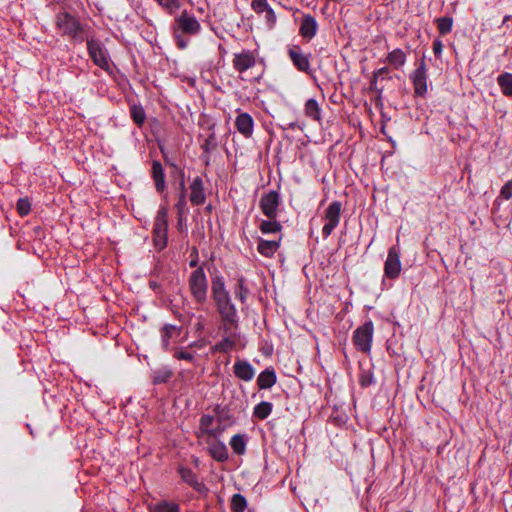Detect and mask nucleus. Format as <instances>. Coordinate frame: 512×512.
Wrapping results in <instances>:
<instances>
[{
    "instance_id": "obj_1",
    "label": "nucleus",
    "mask_w": 512,
    "mask_h": 512,
    "mask_svg": "<svg viewBox=\"0 0 512 512\" xmlns=\"http://www.w3.org/2000/svg\"><path fill=\"white\" fill-rule=\"evenodd\" d=\"M152 173L156 190L160 193L165 191L167 176L171 183L179 185L181 195L176 206L182 209L186 204L184 169L176 162H153Z\"/></svg>"
},
{
    "instance_id": "obj_2",
    "label": "nucleus",
    "mask_w": 512,
    "mask_h": 512,
    "mask_svg": "<svg viewBox=\"0 0 512 512\" xmlns=\"http://www.w3.org/2000/svg\"><path fill=\"white\" fill-rule=\"evenodd\" d=\"M56 28L62 35L68 36L77 42H82L83 27L79 20L68 12H59L56 15Z\"/></svg>"
},
{
    "instance_id": "obj_3",
    "label": "nucleus",
    "mask_w": 512,
    "mask_h": 512,
    "mask_svg": "<svg viewBox=\"0 0 512 512\" xmlns=\"http://www.w3.org/2000/svg\"><path fill=\"white\" fill-rule=\"evenodd\" d=\"M217 311L221 316L222 325L220 329L228 332L231 329H238V316L234 304L231 301V297H225L214 301Z\"/></svg>"
},
{
    "instance_id": "obj_4",
    "label": "nucleus",
    "mask_w": 512,
    "mask_h": 512,
    "mask_svg": "<svg viewBox=\"0 0 512 512\" xmlns=\"http://www.w3.org/2000/svg\"><path fill=\"white\" fill-rule=\"evenodd\" d=\"M189 290L194 300L203 304L207 300L208 282L202 267L195 269L188 280Z\"/></svg>"
},
{
    "instance_id": "obj_5",
    "label": "nucleus",
    "mask_w": 512,
    "mask_h": 512,
    "mask_svg": "<svg viewBox=\"0 0 512 512\" xmlns=\"http://www.w3.org/2000/svg\"><path fill=\"white\" fill-rule=\"evenodd\" d=\"M167 231L168 211L165 207H161L157 212L153 228V242L158 250H163L167 246Z\"/></svg>"
},
{
    "instance_id": "obj_6",
    "label": "nucleus",
    "mask_w": 512,
    "mask_h": 512,
    "mask_svg": "<svg viewBox=\"0 0 512 512\" xmlns=\"http://www.w3.org/2000/svg\"><path fill=\"white\" fill-rule=\"evenodd\" d=\"M374 327L371 321L364 323L358 327L353 333V343L355 347L363 352L368 353L371 350Z\"/></svg>"
},
{
    "instance_id": "obj_7",
    "label": "nucleus",
    "mask_w": 512,
    "mask_h": 512,
    "mask_svg": "<svg viewBox=\"0 0 512 512\" xmlns=\"http://www.w3.org/2000/svg\"><path fill=\"white\" fill-rule=\"evenodd\" d=\"M87 49L95 65L106 71L110 69L108 52L98 40L88 38Z\"/></svg>"
},
{
    "instance_id": "obj_8",
    "label": "nucleus",
    "mask_w": 512,
    "mask_h": 512,
    "mask_svg": "<svg viewBox=\"0 0 512 512\" xmlns=\"http://www.w3.org/2000/svg\"><path fill=\"white\" fill-rule=\"evenodd\" d=\"M341 208L342 205L339 201H333L325 210V224L322 228V234L324 238L329 237L332 231L338 226L341 217Z\"/></svg>"
},
{
    "instance_id": "obj_9",
    "label": "nucleus",
    "mask_w": 512,
    "mask_h": 512,
    "mask_svg": "<svg viewBox=\"0 0 512 512\" xmlns=\"http://www.w3.org/2000/svg\"><path fill=\"white\" fill-rule=\"evenodd\" d=\"M280 205V195L276 191H269L261 196L259 207L262 213L268 219H276L278 207Z\"/></svg>"
},
{
    "instance_id": "obj_10",
    "label": "nucleus",
    "mask_w": 512,
    "mask_h": 512,
    "mask_svg": "<svg viewBox=\"0 0 512 512\" xmlns=\"http://www.w3.org/2000/svg\"><path fill=\"white\" fill-rule=\"evenodd\" d=\"M401 270L400 250L397 246H392L388 250L387 259L384 264V274L389 279H395L400 275Z\"/></svg>"
},
{
    "instance_id": "obj_11",
    "label": "nucleus",
    "mask_w": 512,
    "mask_h": 512,
    "mask_svg": "<svg viewBox=\"0 0 512 512\" xmlns=\"http://www.w3.org/2000/svg\"><path fill=\"white\" fill-rule=\"evenodd\" d=\"M410 78L414 86L415 95L425 96L428 90V85L427 68L424 59L420 61L419 66L412 72Z\"/></svg>"
},
{
    "instance_id": "obj_12",
    "label": "nucleus",
    "mask_w": 512,
    "mask_h": 512,
    "mask_svg": "<svg viewBox=\"0 0 512 512\" xmlns=\"http://www.w3.org/2000/svg\"><path fill=\"white\" fill-rule=\"evenodd\" d=\"M232 65L237 72L244 73L256 65L255 55L250 50L235 53L233 55Z\"/></svg>"
},
{
    "instance_id": "obj_13",
    "label": "nucleus",
    "mask_w": 512,
    "mask_h": 512,
    "mask_svg": "<svg viewBox=\"0 0 512 512\" xmlns=\"http://www.w3.org/2000/svg\"><path fill=\"white\" fill-rule=\"evenodd\" d=\"M289 57L293 65L301 72L308 73L310 71V57L302 52L298 45H293L288 49Z\"/></svg>"
},
{
    "instance_id": "obj_14",
    "label": "nucleus",
    "mask_w": 512,
    "mask_h": 512,
    "mask_svg": "<svg viewBox=\"0 0 512 512\" xmlns=\"http://www.w3.org/2000/svg\"><path fill=\"white\" fill-rule=\"evenodd\" d=\"M237 116L235 118V127L237 131L244 137L250 138L254 131V120L253 117L246 112L237 110Z\"/></svg>"
},
{
    "instance_id": "obj_15",
    "label": "nucleus",
    "mask_w": 512,
    "mask_h": 512,
    "mask_svg": "<svg viewBox=\"0 0 512 512\" xmlns=\"http://www.w3.org/2000/svg\"><path fill=\"white\" fill-rule=\"evenodd\" d=\"M252 10L257 14L265 13V22L269 29H272L276 23V14L267 0H252Z\"/></svg>"
},
{
    "instance_id": "obj_16",
    "label": "nucleus",
    "mask_w": 512,
    "mask_h": 512,
    "mask_svg": "<svg viewBox=\"0 0 512 512\" xmlns=\"http://www.w3.org/2000/svg\"><path fill=\"white\" fill-rule=\"evenodd\" d=\"M176 22L178 29L185 34H197L201 29V25L198 20L186 11L181 13Z\"/></svg>"
},
{
    "instance_id": "obj_17",
    "label": "nucleus",
    "mask_w": 512,
    "mask_h": 512,
    "mask_svg": "<svg viewBox=\"0 0 512 512\" xmlns=\"http://www.w3.org/2000/svg\"><path fill=\"white\" fill-rule=\"evenodd\" d=\"M317 30L318 24L316 19L310 14L304 15L299 28V34L307 41H310L316 35Z\"/></svg>"
},
{
    "instance_id": "obj_18",
    "label": "nucleus",
    "mask_w": 512,
    "mask_h": 512,
    "mask_svg": "<svg viewBox=\"0 0 512 512\" xmlns=\"http://www.w3.org/2000/svg\"><path fill=\"white\" fill-rule=\"evenodd\" d=\"M190 189V202L193 205H202L206 200L202 179L200 177L194 178L190 185Z\"/></svg>"
},
{
    "instance_id": "obj_19",
    "label": "nucleus",
    "mask_w": 512,
    "mask_h": 512,
    "mask_svg": "<svg viewBox=\"0 0 512 512\" xmlns=\"http://www.w3.org/2000/svg\"><path fill=\"white\" fill-rule=\"evenodd\" d=\"M233 369L236 377L243 381L248 382L254 378L255 369L249 362L245 360L236 361Z\"/></svg>"
},
{
    "instance_id": "obj_20",
    "label": "nucleus",
    "mask_w": 512,
    "mask_h": 512,
    "mask_svg": "<svg viewBox=\"0 0 512 512\" xmlns=\"http://www.w3.org/2000/svg\"><path fill=\"white\" fill-rule=\"evenodd\" d=\"M238 329H231L228 332H224L223 339L214 346V350L218 352H228L232 350L236 344L238 338Z\"/></svg>"
},
{
    "instance_id": "obj_21",
    "label": "nucleus",
    "mask_w": 512,
    "mask_h": 512,
    "mask_svg": "<svg viewBox=\"0 0 512 512\" xmlns=\"http://www.w3.org/2000/svg\"><path fill=\"white\" fill-rule=\"evenodd\" d=\"M304 114L313 121L320 122L322 120V109L316 99L310 98L306 101Z\"/></svg>"
},
{
    "instance_id": "obj_22",
    "label": "nucleus",
    "mask_w": 512,
    "mask_h": 512,
    "mask_svg": "<svg viewBox=\"0 0 512 512\" xmlns=\"http://www.w3.org/2000/svg\"><path fill=\"white\" fill-rule=\"evenodd\" d=\"M277 377L274 369L267 368L257 378V385L260 389H269L276 383Z\"/></svg>"
},
{
    "instance_id": "obj_23",
    "label": "nucleus",
    "mask_w": 512,
    "mask_h": 512,
    "mask_svg": "<svg viewBox=\"0 0 512 512\" xmlns=\"http://www.w3.org/2000/svg\"><path fill=\"white\" fill-rule=\"evenodd\" d=\"M179 473L182 480L195 490L202 491L204 489V484L198 480L197 475L191 469L181 467Z\"/></svg>"
},
{
    "instance_id": "obj_24",
    "label": "nucleus",
    "mask_w": 512,
    "mask_h": 512,
    "mask_svg": "<svg viewBox=\"0 0 512 512\" xmlns=\"http://www.w3.org/2000/svg\"><path fill=\"white\" fill-rule=\"evenodd\" d=\"M211 457L219 462H224L228 459V450L222 442H213L208 447Z\"/></svg>"
},
{
    "instance_id": "obj_25",
    "label": "nucleus",
    "mask_w": 512,
    "mask_h": 512,
    "mask_svg": "<svg viewBox=\"0 0 512 512\" xmlns=\"http://www.w3.org/2000/svg\"><path fill=\"white\" fill-rule=\"evenodd\" d=\"M230 296L226 290L225 283L222 277L216 276L212 279V298L213 300L221 299Z\"/></svg>"
},
{
    "instance_id": "obj_26",
    "label": "nucleus",
    "mask_w": 512,
    "mask_h": 512,
    "mask_svg": "<svg viewBox=\"0 0 512 512\" xmlns=\"http://www.w3.org/2000/svg\"><path fill=\"white\" fill-rule=\"evenodd\" d=\"M387 62L393 68L400 69L406 63V54L400 48H396L387 55Z\"/></svg>"
},
{
    "instance_id": "obj_27",
    "label": "nucleus",
    "mask_w": 512,
    "mask_h": 512,
    "mask_svg": "<svg viewBox=\"0 0 512 512\" xmlns=\"http://www.w3.org/2000/svg\"><path fill=\"white\" fill-rule=\"evenodd\" d=\"M150 512H180V507L172 501L162 500L149 506Z\"/></svg>"
},
{
    "instance_id": "obj_28",
    "label": "nucleus",
    "mask_w": 512,
    "mask_h": 512,
    "mask_svg": "<svg viewBox=\"0 0 512 512\" xmlns=\"http://www.w3.org/2000/svg\"><path fill=\"white\" fill-rule=\"evenodd\" d=\"M279 248V241L260 240L258 252L265 257H272Z\"/></svg>"
},
{
    "instance_id": "obj_29",
    "label": "nucleus",
    "mask_w": 512,
    "mask_h": 512,
    "mask_svg": "<svg viewBox=\"0 0 512 512\" xmlns=\"http://www.w3.org/2000/svg\"><path fill=\"white\" fill-rule=\"evenodd\" d=\"M498 85L505 96L512 97V74L503 73L497 78Z\"/></svg>"
},
{
    "instance_id": "obj_30",
    "label": "nucleus",
    "mask_w": 512,
    "mask_h": 512,
    "mask_svg": "<svg viewBox=\"0 0 512 512\" xmlns=\"http://www.w3.org/2000/svg\"><path fill=\"white\" fill-rule=\"evenodd\" d=\"M247 439L245 435L236 434L230 440V446L234 453L237 455H243L246 451Z\"/></svg>"
},
{
    "instance_id": "obj_31",
    "label": "nucleus",
    "mask_w": 512,
    "mask_h": 512,
    "mask_svg": "<svg viewBox=\"0 0 512 512\" xmlns=\"http://www.w3.org/2000/svg\"><path fill=\"white\" fill-rule=\"evenodd\" d=\"M263 234L278 233L281 231V225L276 219L263 220L259 226Z\"/></svg>"
},
{
    "instance_id": "obj_32",
    "label": "nucleus",
    "mask_w": 512,
    "mask_h": 512,
    "mask_svg": "<svg viewBox=\"0 0 512 512\" xmlns=\"http://www.w3.org/2000/svg\"><path fill=\"white\" fill-rule=\"evenodd\" d=\"M272 411V404L270 402H261L254 408L253 414L260 420L266 419Z\"/></svg>"
},
{
    "instance_id": "obj_33",
    "label": "nucleus",
    "mask_w": 512,
    "mask_h": 512,
    "mask_svg": "<svg viewBox=\"0 0 512 512\" xmlns=\"http://www.w3.org/2000/svg\"><path fill=\"white\" fill-rule=\"evenodd\" d=\"M247 506V501L241 494H234L231 499V510L233 512H244Z\"/></svg>"
},
{
    "instance_id": "obj_34",
    "label": "nucleus",
    "mask_w": 512,
    "mask_h": 512,
    "mask_svg": "<svg viewBox=\"0 0 512 512\" xmlns=\"http://www.w3.org/2000/svg\"><path fill=\"white\" fill-rule=\"evenodd\" d=\"M437 27L442 35L451 32L453 26V19L451 17H441L436 19Z\"/></svg>"
},
{
    "instance_id": "obj_35",
    "label": "nucleus",
    "mask_w": 512,
    "mask_h": 512,
    "mask_svg": "<svg viewBox=\"0 0 512 512\" xmlns=\"http://www.w3.org/2000/svg\"><path fill=\"white\" fill-rule=\"evenodd\" d=\"M234 294L237 299L244 303L248 297L249 290L244 284V279L239 278L234 289Z\"/></svg>"
},
{
    "instance_id": "obj_36",
    "label": "nucleus",
    "mask_w": 512,
    "mask_h": 512,
    "mask_svg": "<svg viewBox=\"0 0 512 512\" xmlns=\"http://www.w3.org/2000/svg\"><path fill=\"white\" fill-rule=\"evenodd\" d=\"M130 112H131V117L134 120V122L138 126H141L144 123L145 118H146L144 109L141 106L133 105L130 108Z\"/></svg>"
},
{
    "instance_id": "obj_37",
    "label": "nucleus",
    "mask_w": 512,
    "mask_h": 512,
    "mask_svg": "<svg viewBox=\"0 0 512 512\" xmlns=\"http://www.w3.org/2000/svg\"><path fill=\"white\" fill-rule=\"evenodd\" d=\"M177 327L174 325H165L162 329V344L165 349L169 346V340L173 336Z\"/></svg>"
},
{
    "instance_id": "obj_38",
    "label": "nucleus",
    "mask_w": 512,
    "mask_h": 512,
    "mask_svg": "<svg viewBox=\"0 0 512 512\" xmlns=\"http://www.w3.org/2000/svg\"><path fill=\"white\" fill-rule=\"evenodd\" d=\"M171 371L167 369L155 371L153 374V382L155 384L166 383L171 378Z\"/></svg>"
},
{
    "instance_id": "obj_39",
    "label": "nucleus",
    "mask_w": 512,
    "mask_h": 512,
    "mask_svg": "<svg viewBox=\"0 0 512 512\" xmlns=\"http://www.w3.org/2000/svg\"><path fill=\"white\" fill-rule=\"evenodd\" d=\"M17 211L21 216H26L31 210L30 201L27 198H20L16 205Z\"/></svg>"
},
{
    "instance_id": "obj_40",
    "label": "nucleus",
    "mask_w": 512,
    "mask_h": 512,
    "mask_svg": "<svg viewBox=\"0 0 512 512\" xmlns=\"http://www.w3.org/2000/svg\"><path fill=\"white\" fill-rule=\"evenodd\" d=\"M213 417L209 415H204L200 419V425L201 428L210 436H214V432L212 430H209L208 427L212 424Z\"/></svg>"
},
{
    "instance_id": "obj_41",
    "label": "nucleus",
    "mask_w": 512,
    "mask_h": 512,
    "mask_svg": "<svg viewBox=\"0 0 512 512\" xmlns=\"http://www.w3.org/2000/svg\"><path fill=\"white\" fill-rule=\"evenodd\" d=\"M174 357L179 360H186L192 362L195 359V355L192 352L186 350H178L175 352Z\"/></svg>"
},
{
    "instance_id": "obj_42",
    "label": "nucleus",
    "mask_w": 512,
    "mask_h": 512,
    "mask_svg": "<svg viewBox=\"0 0 512 512\" xmlns=\"http://www.w3.org/2000/svg\"><path fill=\"white\" fill-rule=\"evenodd\" d=\"M500 196L505 200L512 198V179L501 188Z\"/></svg>"
},
{
    "instance_id": "obj_43",
    "label": "nucleus",
    "mask_w": 512,
    "mask_h": 512,
    "mask_svg": "<svg viewBox=\"0 0 512 512\" xmlns=\"http://www.w3.org/2000/svg\"><path fill=\"white\" fill-rule=\"evenodd\" d=\"M155 1L162 7L169 9L171 11L173 9L178 8V6H179L178 0H155Z\"/></svg>"
},
{
    "instance_id": "obj_44",
    "label": "nucleus",
    "mask_w": 512,
    "mask_h": 512,
    "mask_svg": "<svg viewBox=\"0 0 512 512\" xmlns=\"http://www.w3.org/2000/svg\"><path fill=\"white\" fill-rule=\"evenodd\" d=\"M388 72V68L386 67H382L380 69H378L377 71L374 72V75H373V80L371 81V86L374 87V85L376 84L377 82V79L386 74Z\"/></svg>"
},
{
    "instance_id": "obj_45",
    "label": "nucleus",
    "mask_w": 512,
    "mask_h": 512,
    "mask_svg": "<svg viewBox=\"0 0 512 512\" xmlns=\"http://www.w3.org/2000/svg\"><path fill=\"white\" fill-rule=\"evenodd\" d=\"M442 50H443V45H442V42L440 40H435L433 42V52L436 56H440L441 53H442Z\"/></svg>"
},
{
    "instance_id": "obj_46",
    "label": "nucleus",
    "mask_w": 512,
    "mask_h": 512,
    "mask_svg": "<svg viewBox=\"0 0 512 512\" xmlns=\"http://www.w3.org/2000/svg\"><path fill=\"white\" fill-rule=\"evenodd\" d=\"M215 147L216 146V139L213 135H211L210 137H208L205 141V149H208V147Z\"/></svg>"
},
{
    "instance_id": "obj_47",
    "label": "nucleus",
    "mask_w": 512,
    "mask_h": 512,
    "mask_svg": "<svg viewBox=\"0 0 512 512\" xmlns=\"http://www.w3.org/2000/svg\"><path fill=\"white\" fill-rule=\"evenodd\" d=\"M512 19L511 15H506L503 19L502 25H505L509 20Z\"/></svg>"
},
{
    "instance_id": "obj_48",
    "label": "nucleus",
    "mask_w": 512,
    "mask_h": 512,
    "mask_svg": "<svg viewBox=\"0 0 512 512\" xmlns=\"http://www.w3.org/2000/svg\"><path fill=\"white\" fill-rule=\"evenodd\" d=\"M178 45L181 48H185L186 47V43L184 41L180 40V39H178Z\"/></svg>"
},
{
    "instance_id": "obj_49",
    "label": "nucleus",
    "mask_w": 512,
    "mask_h": 512,
    "mask_svg": "<svg viewBox=\"0 0 512 512\" xmlns=\"http://www.w3.org/2000/svg\"><path fill=\"white\" fill-rule=\"evenodd\" d=\"M190 266H191V267H195V266H197V259L192 260V261L190 262Z\"/></svg>"
}]
</instances>
